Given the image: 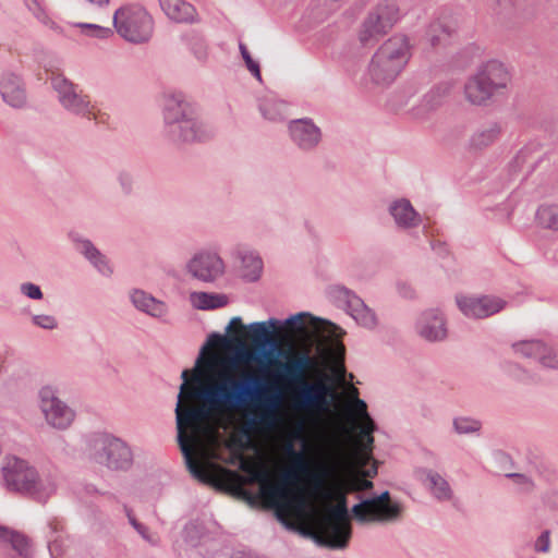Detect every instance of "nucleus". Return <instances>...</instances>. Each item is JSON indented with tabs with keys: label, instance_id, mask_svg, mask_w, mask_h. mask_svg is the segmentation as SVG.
Here are the masks:
<instances>
[{
	"label": "nucleus",
	"instance_id": "nucleus-1",
	"mask_svg": "<svg viewBox=\"0 0 558 558\" xmlns=\"http://www.w3.org/2000/svg\"><path fill=\"white\" fill-rule=\"evenodd\" d=\"M203 387L219 415L246 412L238 432L239 448L250 447L255 434L272 429L278 421L280 396L259 378L231 365H220Z\"/></svg>",
	"mask_w": 558,
	"mask_h": 558
},
{
	"label": "nucleus",
	"instance_id": "nucleus-2",
	"mask_svg": "<svg viewBox=\"0 0 558 558\" xmlns=\"http://www.w3.org/2000/svg\"><path fill=\"white\" fill-rule=\"evenodd\" d=\"M283 453L290 461V466L281 475V483L279 484L270 483L264 469L251 468L245 462H241L240 469L248 473L252 481L260 484L262 497L270 501L277 519L286 523L289 510L304 504L303 497L290 489L287 484L295 482L302 475L313 490L318 493L324 487L327 471L320 465L316 470H312L305 452L296 450L292 441L284 445Z\"/></svg>",
	"mask_w": 558,
	"mask_h": 558
},
{
	"label": "nucleus",
	"instance_id": "nucleus-3",
	"mask_svg": "<svg viewBox=\"0 0 558 558\" xmlns=\"http://www.w3.org/2000/svg\"><path fill=\"white\" fill-rule=\"evenodd\" d=\"M270 355L283 362L278 363L275 378L284 385L291 393L293 404L299 409L325 411L335 400L336 393L330 385L306 381V374L316 365L307 351L287 352L274 342H267Z\"/></svg>",
	"mask_w": 558,
	"mask_h": 558
},
{
	"label": "nucleus",
	"instance_id": "nucleus-4",
	"mask_svg": "<svg viewBox=\"0 0 558 558\" xmlns=\"http://www.w3.org/2000/svg\"><path fill=\"white\" fill-rule=\"evenodd\" d=\"M174 412L178 430L177 440L186 469L198 482L210 484L211 475L193 458L192 442L195 438L185 435L184 430L186 428L198 430L202 423L219 416V414L207 398L204 388L191 391L189 397L184 399H178Z\"/></svg>",
	"mask_w": 558,
	"mask_h": 558
},
{
	"label": "nucleus",
	"instance_id": "nucleus-5",
	"mask_svg": "<svg viewBox=\"0 0 558 558\" xmlns=\"http://www.w3.org/2000/svg\"><path fill=\"white\" fill-rule=\"evenodd\" d=\"M413 46L403 34H395L386 39L372 56L367 66V77L377 86L392 84L404 71L412 57Z\"/></svg>",
	"mask_w": 558,
	"mask_h": 558
},
{
	"label": "nucleus",
	"instance_id": "nucleus-6",
	"mask_svg": "<svg viewBox=\"0 0 558 558\" xmlns=\"http://www.w3.org/2000/svg\"><path fill=\"white\" fill-rule=\"evenodd\" d=\"M511 83L508 65L498 59H489L480 64L464 84L465 99L476 106L487 105L497 96L504 95Z\"/></svg>",
	"mask_w": 558,
	"mask_h": 558
},
{
	"label": "nucleus",
	"instance_id": "nucleus-7",
	"mask_svg": "<svg viewBox=\"0 0 558 558\" xmlns=\"http://www.w3.org/2000/svg\"><path fill=\"white\" fill-rule=\"evenodd\" d=\"M348 499L344 493L337 495V504L326 509V514L316 531L304 532L316 544L332 549H343L352 536Z\"/></svg>",
	"mask_w": 558,
	"mask_h": 558
},
{
	"label": "nucleus",
	"instance_id": "nucleus-8",
	"mask_svg": "<svg viewBox=\"0 0 558 558\" xmlns=\"http://www.w3.org/2000/svg\"><path fill=\"white\" fill-rule=\"evenodd\" d=\"M2 473L9 490L31 497L38 502H46L53 492V486L44 482L36 469L23 459L7 458Z\"/></svg>",
	"mask_w": 558,
	"mask_h": 558
},
{
	"label": "nucleus",
	"instance_id": "nucleus-9",
	"mask_svg": "<svg viewBox=\"0 0 558 558\" xmlns=\"http://www.w3.org/2000/svg\"><path fill=\"white\" fill-rule=\"evenodd\" d=\"M90 459L114 471H128L133 465L131 447L121 438L108 433L93 436L88 444Z\"/></svg>",
	"mask_w": 558,
	"mask_h": 558
},
{
	"label": "nucleus",
	"instance_id": "nucleus-10",
	"mask_svg": "<svg viewBox=\"0 0 558 558\" xmlns=\"http://www.w3.org/2000/svg\"><path fill=\"white\" fill-rule=\"evenodd\" d=\"M403 505L392 501L389 490L360 500L351 508V515L360 523H392L400 521Z\"/></svg>",
	"mask_w": 558,
	"mask_h": 558
},
{
	"label": "nucleus",
	"instance_id": "nucleus-11",
	"mask_svg": "<svg viewBox=\"0 0 558 558\" xmlns=\"http://www.w3.org/2000/svg\"><path fill=\"white\" fill-rule=\"evenodd\" d=\"M113 25L123 39L133 44L148 41L154 31L153 17L137 5H126L117 10L113 14Z\"/></svg>",
	"mask_w": 558,
	"mask_h": 558
},
{
	"label": "nucleus",
	"instance_id": "nucleus-12",
	"mask_svg": "<svg viewBox=\"0 0 558 558\" xmlns=\"http://www.w3.org/2000/svg\"><path fill=\"white\" fill-rule=\"evenodd\" d=\"M165 119L168 124H178L172 133L185 142L201 141L205 137L202 125L192 117L193 111L181 94H174L167 98L165 106Z\"/></svg>",
	"mask_w": 558,
	"mask_h": 558
},
{
	"label": "nucleus",
	"instance_id": "nucleus-13",
	"mask_svg": "<svg viewBox=\"0 0 558 558\" xmlns=\"http://www.w3.org/2000/svg\"><path fill=\"white\" fill-rule=\"evenodd\" d=\"M51 84L65 109L83 114L89 120H95L97 123H106L108 121L109 116L106 112H101L95 105H92L86 95L78 94L75 86L62 75L52 76Z\"/></svg>",
	"mask_w": 558,
	"mask_h": 558
},
{
	"label": "nucleus",
	"instance_id": "nucleus-14",
	"mask_svg": "<svg viewBox=\"0 0 558 558\" xmlns=\"http://www.w3.org/2000/svg\"><path fill=\"white\" fill-rule=\"evenodd\" d=\"M40 409L47 423L58 429L68 428L74 420V411L61 401L51 387L39 391Z\"/></svg>",
	"mask_w": 558,
	"mask_h": 558
},
{
	"label": "nucleus",
	"instance_id": "nucleus-15",
	"mask_svg": "<svg viewBox=\"0 0 558 558\" xmlns=\"http://www.w3.org/2000/svg\"><path fill=\"white\" fill-rule=\"evenodd\" d=\"M186 270L194 279L213 282L222 276L225 264L217 254L201 252L187 262Z\"/></svg>",
	"mask_w": 558,
	"mask_h": 558
},
{
	"label": "nucleus",
	"instance_id": "nucleus-16",
	"mask_svg": "<svg viewBox=\"0 0 558 558\" xmlns=\"http://www.w3.org/2000/svg\"><path fill=\"white\" fill-rule=\"evenodd\" d=\"M226 343L225 336L213 332L210 333L205 343L201 347L198 356L194 364V373L197 377L202 372V366H206L207 371L213 372L214 369L220 368V365H228V363L223 362L215 352H213V349H219L223 347Z\"/></svg>",
	"mask_w": 558,
	"mask_h": 558
},
{
	"label": "nucleus",
	"instance_id": "nucleus-17",
	"mask_svg": "<svg viewBox=\"0 0 558 558\" xmlns=\"http://www.w3.org/2000/svg\"><path fill=\"white\" fill-rule=\"evenodd\" d=\"M457 304L463 313L497 314L505 308V302L490 295H459Z\"/></svg>",
	"mask_w": 558,
	"mask_h": 558
},
{
	"label": "nucleus",
	"instance_id": "nucleus-18",
	"mask_svg": "<svg viewBox=\"0 0 558 558\" xmlns=\"http://www.w3.org/2000/svg\"><path fill=\"white\" fill-rule=\"evenodd\" d=\"M513 351L517 354H521L527 359H536L545 367L550 368V364H554L557 360V353L553 352L551 349L547 348L539 340H523L512 344Z\"/></svg>",
	"mask_w": 558,
	"mask_h": 558
},
{
	"label": "nucleus",
	"instance_id": "nucleus-19",
	"mask_svg": "<svg viewBox=\"0 0 558 558\" xmlns=\"http://www.w3.org/2000/svg\"><path fill=\"white\" fill-rule=\"evenodd\" d=\"M165 14L178 23H192L196 20L195 8L184 0H159Z\"/></svg>",
	"mask_w": 558,
	"mask_h": 558
},
{
	"label": "nucleus",
	"instance_id": "nucleus-20",
	"mask_svg": "<svg viewBox=\"0 0 558 558\" xmlns=\"http://www.w3.org/2000/svg\"><path fill=\"white\" fill-rule=\"evenodd\" d=\"M238 257L240 260L239 272L241 277L247 281H256L263 272V262L260 257L246 247L238 248Z\"/></svg>",
	"mask_w": 558,
	"mask_h": 558
},
{
	"label": "nucleus",
	"instance_id": "nucleus-21",
	"mask_svg": "<svg viewBox=\"0 0 558 558\" xmlns=\"http://www.w3.org/2000/svg\"><path fill=\"white\" fill-rule=\"evenodd\" d=\"M390 31L391 28L369 12L360 27L357 37L363 46H372Z\"/></svg>",
	"mask_w": 558,
	"mask_h": 558
},
{
	"label": "nucleus",
	"instance_id": "nucleus-22",
	"mask_svg": "<svg viewBox=\"0 0 558 558\" xmlns=\"http://www.w3.org/2000/svg\"><path fill=\"white\" fill-rule=\"evenodd\" d=\"M293 141L302 148H310L320 140L319 130L310 121L298 120L290 124Z\"/></svg>",
	"mask_w": 558,
	"mask_h": 558
},
{
	"label": "nucleus",
	"instance_id": "nucleus-23",
	"mask_svg": "<svg viewBox=\"0 0 558 558\" xmlns=\"http://www.w3.org/2000/svg\"><path fill=\"white\" fill-rule=\"evenodd\" d=\"M417 333L427 341H440L447 336L444 316H425L416 324Z\"/></svg>",
	"mask_w": 558,
	"mask_h": 558
},
{
	"label": "nucleus",
	"instance_id": "nucleus-24",
	"mask_svg": "<svg viewBox=\"0 0 558 558\" xmlns=\"http://www.w3.org/2000/svg\"><path fill=\"white\" fill-rule=\"evenodd\" d=\"M0 93L5 102L12 107H21L25 102V92L20 78L14 74H5L0 82Z\"/></svg>",
	"mask_w": 558,
	"mask_h": 558
},
{
	"label": "nucleus",
	"instance_id": "nucleus-25",
	"mask_svg": "<svg viewBox=\"0 0 558 558\" xmlns=\"http://www.w3.org/2000/svg\"><path fill=\"white\" fill-rule=\"evenodd\" d=\"M189 302L194 310L215 311L227 306L230 300L223 293L192 292Z\"/></svg>",
	"mask_w": 558,
	"mask_h": 558
},
{
	"label": "nucleus",
	"instance_id": "nucleus-26",
	"mask_svg": "<svg viewBox=\"0 0 558 558\" xmlns=\"http://www.w3.org/2000/svg\"><path fill=\"white\" fill-rule=\"evenodd\" d=\"M329 294L338 308L347 312V314L361 313L366 310V305L357 295L342 287L331 288Z\"/></svg>",
	"mask_w": 558,
	"mask_h": 558
},
{
	"label": "nucleus",
	"instance_id": "nucleus-27",
	"mask_svg": "<svg viewBox=\"0 0 558 558\" xmlns=\"http://www.w3.org/2000/svg\"><path fill=\"white\" fill-rule=\"evenodd\" d=\"M377 429L374 421L366 422L361 426L360 436L363 442L357 441L355 449V458L359 463L366 464L373 459L374 436L373 433Z\"/></svg>",
	"mask_w": 558,
	"mask_h": 558
},
{
	"label": "nucleus",
	"instance_id": "nucleus-28",
	"mask_svg": "<svg viewBox=\"0 0 558 558\" xmlns=\"http://www.w3.org/2000/svg\"><path fill=\"white\" fill-rule=\"evenodd\" d=\"M209 374L210 371H207L206 366H202V372L197 377L195 376L194 367L192 369L182 371V384L180 386L178 399H184L189 397V393L191 391L203 388L205 386V383L207 381V376Z\"/></svg>",
	"mask_w": 558,
	"mask_h": 558
},
{
	"label": "nucleus",
	"instance_id": "nucleus-29",
	"mask_svg": "<svg viewBox=\"0 0 558 558\" xmlns=\"http://www.w3.org/2000/svg\"><path fill=\"white\" fill-rule=\"evenodd\" d=\"M501 128L497 123L487 124L476 130L470 138V147L475 150L493 145L500 136Z\"/></svg>",
	"mask_w": 558,
	"mask_h": 558
},
{
	"label": "nucleus",
	"instance_id": "nucleus-30",
	"mask_svg": "<svg viewBox=\"0 0 558 558\" xmlns=\"http://www.w3.org/2000/svg\"><path fill=\"white\" fill-rule=\"evenodd\" d=\"M130 299L137 311L146 314L161 313L168 310L165 302L155 299L143 290H133Z\"/></svg>",
	"mask_w": 558,
	"mask_h": 558
},
{
	"label": "nucleus",
	"instance_id": "nucleus-31",
	"mask_svg": "<svg viewBox=\"0 0 558 558\" xmlns=\"http://www.w3.org/2000/svg\"><path fill=\"white\" fill-rule=\"evenodd\" d=\"M371 13L391 29L401 17V11L397 0H381L373 8Z\"/></svg>",
	"mask_w": 558,
	"mask_h": 558
},
{
	"label": "nucleus",
	"instance_id": "nucleus-32",
	"mask_svg": "<svg viewBox=\"0 0 558 558\" xmlns=\"http://www.w3.org/2000/svg\"><path fill=\"white\" fill-rule=\"evenodd\" d=\"M390 213L401 227H413L418 223V215L407 199L395 202L390 206Z\"/></svg>",
	"mask_w": 558,
	"mask_h": 558
},
{
	"label": "nucleus",
	"instance_id": "nucleus-33",
	"mask_svg": "<svg viewBox=\"0 0 558 558\" xmlns=\"http://www.w3.org/2000/svg\"><path fill=\"white\" fill-rule=\"evenodd\" d=\"M0 543L10 544L11 547L24 558H27L31 555L28 538L25 535L5 526H0Z\"/></svg>",
	"mask_w": 558,
	"mask_h": 558
},
{
	"label": "nucleus",
	"instance_id": "nucleus-34",
	"mask_svg": "<svg viewBox=\"0 0 558 558\" xmlns=\"http://www.w3.org/2000/svg\"><path fill=\"white\" fill-rule=\"evenodd\" d=\"M423 473L426 476V481L428 482L433 495L438 500L451 499L452 490L450 488V485L440 474L433 470H424Z\"/></svg>",
	"mask_w": 558,
	"mask_h": 558
},
{
	"label": "nucleus",
	"instance_id": "nucleus-35",
	"mask_svg": "<svg viewBox=\"0 0 558 558\" xmlns=\"http://www.w3.org/2000/svg\"><path fill=\"white\" fill-rule=\"evenodd\" d=\"M77 250L84 254L85 257L89 259L101 274L111 272L105 256L101 255L100 252L89 241H81L77 244Z\"/></svg>",
	"mask_w": 558,
	"mask_h": 558
},
{
	"label": "nucleus",
	"instance_id": "nucleus-36",
	"mask_svg": "<svg viewBox=\"0 0 558 558\" xmlns=\"http://www.w3.org/2000/svg\"><path fill=\"white\" fill-rule=\"evenodd\" d=\"M535 219L537 225L543 228L558 230V205H541L536 211Z\"/></svg>",
	"mask_w": 558,
	"mask_h": 558
},
{
	"label": "nucleus",
	"instance_id": "nucleus-37",
	"mask_svg": "<svg viewBox=\"0 0 558 558\" xmlns=\"http://www.w3.org/2000/svg\"><path fill=\"white\" fill-rule=\"evenodd\" d=\"M352 392L354 393V399L345 407L348 417L351 420L361 418L363 424L374 421L367 411L366 402L359 398V390L353 387Z\"/></svg>",
	"mask_w": 558,
	"mask_h": 558
},
{
	"label": "nucleus",
	"instance_id": "nucleus-38",
	"mask_svg": "<svg viewBox=\"0 0 558 558\" xmlns=\"http://www.w3.org/2000/svg\"><path fill=\"white\" fill-rule=\"evenodd\" d=\"M450 36L448 27L440 22H434L426 32V41L433 48L444 45Z\"/></svg>",
	"mask_w": 558,
	"mask_h": 558
},
{
	"label": "nucleus",
	"instance_id": "nucleus-39",
	"mask_svg": "<svg viewBox=\"0 0 558 558\" xmlns=\"http://www.w3.org/2000/svg\"><path fill=\"white\" fill-rule=\"evenodd\" d=\"M73 26L81 28L83 34L94 37L107 38L112 35V31L110 28L102 27L97 24L75 23Z\"/></svg>",
	"mask_w": 558,
	"mask_h": 558
},
{
	"label": "nucleus",
	"instance_id": "nucleus-40",
	"mask_svg": "<svg viewBox=\"0 0 558 558\" xmlns=\"http://www.w3.org/2000/svg\"><path fill=\"white\" fill-rule=\"evenodd\" d=\"M453 427L458 434H470L480 430L481 423L469 417H458L453 421Z\"/></svg>",
	"mask_w": 558,
	"mask_h": 558
},
{
	"label": "nucleus",
	"instance_id": "nucleus-41",
	"mask_svg": "<svg viewBox=\"0 0 558 558\" xmlns=\"http://www.w3.org/2000/svg\"><path fill=\"white\" fill-rule=\"evenodd\" d=\"M542 148L538 145L525 146L518 154V159L522 161V163H526L527 167H532L536 159L541 156Z\"/></svg>",
	"mask_w": 558,
	"mask_h": 558
},
{
	"label": "nucleus",
	"instance_id": "nucleus-42",
	"mask_svg": "<svg viewBox=\"0 0 558 558\" xmlns=\"http://www.w3.org/2000/svg\"><path fill=\"white\" fill-rule=\"evenodd\" d=\"M126 517L129 519L130 524L136 530V532L148 543L155 545L157 544V541L153 537V535L149 533V530L146 525L138 522L136 518L132 514V511L124 506Z\"/></svg>",
	"mask_w": 558,
	"mask_h": 558
},
{
	"label": "nucleus",
	"instance_id": "nucleus-43",
	"mask_svg": "<svg viewBox=\"0 0 558 558\" xmlns=\"http://www.w3.org/2000/svg\"><path fill=\"white\" fill-rule=\"evenodd\" d=\"M284 108L286 105L283 102L278 100H269L262 106V112L267 119L277 120L282 116Z\"/></svg>",
	"mask_w": 558,
	"mask_h": 558
},
{
	"label": "nucleus",
	"instance_id": "nucleus-44",
	"mask_svg": "<svg viewBox=\"0 0 558 558\" xmlns=\"http://www.w3.org/2000/svg\"><path fill=\"white\" fill-rule=\"evenodd\" d=\"M506 476L511 478L517 485L521 486L524 492H531L534 488L533 481L524 474L508 473Z\"/></svg>",
	"mask_w": 558,
	"mask_h": 558
},
{
	"label": "nucleus",
	"instance_id": "nucleus-45",
	"mask_svg": "<svg viewBox=\"0 0 558 558\" xmlns=\"http://www.w3.org/2000/svg\"><path fill=\"white\" fill-rule=\"evenodd\" d=\"M242 57L246 63L247 69L254 74V76L260 80V72L258 64L251 58L247 49L244 45H240Z\"/></svg>",
	"mask_w": 558,
	"mask_h": 558
},
{
	"label": "nucleus",
	"instance_id": "nucleus-46",
	"mask_svg": "<svg viewBox=\"0 0 558 558\" xmlns=\"http://www.w3.org/2000/svg\"><path fill=\"white\" fill-rule=\"evenodd\" d=\"M549 546H550V531L545 530L537 537L534 548L538 553H547L549 550Z\"/></svg>",
	"mask_w": 558,
	"mask_h": 558
},
{
	"label": "nucleus",
	"instance_id": "nucleus-47",
	"mask_svg": "<svg viewBox=\"0 0 558 558\" xmlns=\"http://www.w3.org/2000/svg\"><path fill=\"white\" fill-rule=\"evenodd\" d=\"M32 322L44 329H53L58 326L53 316H32Z\"/></svg>",
	"mask_w": 558,
	"mask_h": 558
},
{
	"label": "nucleus",
	"instance_id": "nucleus-48",
	"mask_svg": "<svg viewBox=\"0 0 558 558\" xmlns=\"http://www.w3.org/2000/svg\"><path fill=\"white\" fill-rule=\"evenodd\" d=\"M21 291L23 294L34 300L41 299L43 296L40 288L34 283H23Z\"/></svg>",
	"mask_w": 558,
	"mask_h": 558
},
{
	"label": "nucleus",
	"instance_id": "nucleus-49",
	"mask_svg": "<svg viewBox=\"0 0 558 558\" xmlns=\"http://www.w3.org/2000/svg\"><path fill=\"white\" fill-rule=\"evenodd\" d=\"M354 322L365 328L373 329L377 326V316H351Z\"/></svg>",
	"mask_w": 558,
	"mask_h": 558
},
{
	"label": "nucleus",
	"instance_id": "nucleus-50",
	"mask_svg": "<svg viewBox=\"0 0 558 558\" xmlns=\"http://www.w3.org/2000/svg\"><path fill=\"white\" fill-rule=\"evenodd\" d=\"M306 319H311L318 323H327L320 316H288L284 320L286 324H300L302 325Z\"/></svg>",
	"mask_w": 558,
	"mask_h": 558
},
{
	"label": "nucleus",
	"instance_id": "nucleus-51",
	"mask_svg": "<svg viewBox=\"0 0 558 558\" xmlns=\"http://www.w3.org/2000/svg\"><path fill=\"white\" fill-rule=\"evenodd\" d=\"M192 49L197 59H204L206 57V45L202 38H197L193 43Z\"/></svg>",
	"mask_w": 558,
	"mask_h": 558
},
{
	"label": "nucleus",
	"instance_id": "nucleus-52",
	"mask_svg": "<svg viewBox=\"0 0 558 558\" xmlns=\"http://www.w3.org/2000/svg\"><path fill=\"white\" fill-rule=\"evenodd\" d=\"M48 547L51 556H53L54 558H57L60 555L59 543L57 538L49 541Z\"/></svg>",
	"mask_w": 558,
	"mask_h": 558
},
{
	"label": "nucleus",
	"instance_id": "nucleus-53",
	"mask_svg": "<svg viewBox=\"0 0 558 558\" xmlns=\"http://www.w3.org/2000/svg\"><path fill=\"white\" fill-rule=\"evenodd\" d=\"M499 13H504L512 5V0H498Z\"/></svg>",
	"mask_w": 558,
	"mask_h": 558
},
{
	"label": "nucleus",
	"instance_id": "nucleus-54",
	"mask_svg": "<svg viewBox=\"0 0 558 558\" xmlns=\"http://www.w3.org/2000/svg\"><path fill=\"white\" fill-rule=\"evenodd\" d=\"M374 487V484L372 481L364 478L360 481V488L363 490H369Z\"/></svg>",
	"mask_w": 558,
	"mask_h": 558
},
{
	"label": "nucleus",
	"instance_id": "nucleus-55",
	"mask_svg": "<svg viewBox=\"0 0 558 558\" xmlns=\"http://www.w3.org/2000/svg\"><path fill=\"white\" fill-rule=\"evenodd\" d=\"M49 527L51 529V532L52 533H57L59 531H61L63 529L62 524L57 521V520H52L49 522Z\"/></svg>",
	"mask_w": 558,
	"mask_h": 558
},
{
	"label": "nucleus",
	"instance_id": "nucleus-56",
	"mask_svg": "<svg viewBox=\"0 0 558 558\" xmlns=\"http://www.w3.org/2000/svg\"><path fill=\"white\" fill-rule=\"evenodd\" d=\"M364 475L366 477H374L377 475V466L376 465H373L371 469L366 470Z\"/></svg>",
	"mask_w": 558,
	"mask_h": 558
},
{
	"label": "nucleus",
	"instance_id": "nucleus-57",
	"mask_svg": "<svg viewBox=\"0 0 558 558\" xmlns=\"http://www.w3.org/2000/svg\"><path fill=\"white\" fill-rule=\"evenodd\" d=\"M252 326H255L258 331H260L262 333H265L267 331V327L265 326V323H256V324H252Z\"/></svg>",
	"mask_w": 558,
	"mask_h": 558
},
{
	"label": "nucleus",
	"instance_id": "nucleus-58",
	"mask_svg": "<svg viewBox=\"0 0 558 558\" xmlns=\"http://www.w3.org/2000/svg\"><path fill=\"white\" fill-rule=\"evenodd\" d=\"M293 439L294 440H300L303 446L305 445V440L300 436V434H295L293 436Z\"/></svg>",
	"mask_w": 558,
	"mask_h": 558
},
{
	"label": "nucleus",
	"instance_id": "nucleus-59",
	"mask_svg": "<svg viewBox=\"0 0 558 558\" xmlns=\"http://www.w3.org/2000/svg\"><path fill=\"white\" fill-rule=\"evenodd\" d=\"M238 322H241V317L240 316H233V318L230 322V325L235 324Z\"/></svg>",
	"mask_w": 558,
	"mask_h": 558
},
{
	"label": "nucleus",
	"instance_id": "nucleus-60",
	"mask_svg": "<svg viewBox=\"0 0 558 558\" xmlns=\"http://www.w3.org/2000/svg\"><path fill=\"white\" fill-rule=\"evenodd\" d=\"M550 368H558V353H557V360H555L554 364H550Z\"/></svg>",
	"mask_w": 558,
	"mask_h": 558
},
{
	"label": "nucleus",
	"instance_id": "nucleus-61",
	"mask_svg": "<svg viewBox=\"0 0 558 558\" xmlns=\"http://www.w3.org/2000/svg\"><path fill=\"white\" fill-rule=\"evenodd\" d=\"M298 314L305 315V314H311V313L310 312H299Z\"/></svg>",
	"mask_w": 558,
	"mask_h": 558
},
{
	"label": "nucleus",
	"instance_id": "nucleus-62",
	"mask_svg": "<svg viewBox=\"0 0 558 558\" xmlns=\"http://www.w3.org/2000/svg\"><path fill=\"white\" fill-rule=\"evenodd\" d=\"M269 323H270V324H275V323H277V320H275V319L270 318V319H269Z\"/></svg>",
	"mask_w": 558,
	"mask_h": 558
}]
</instances>
